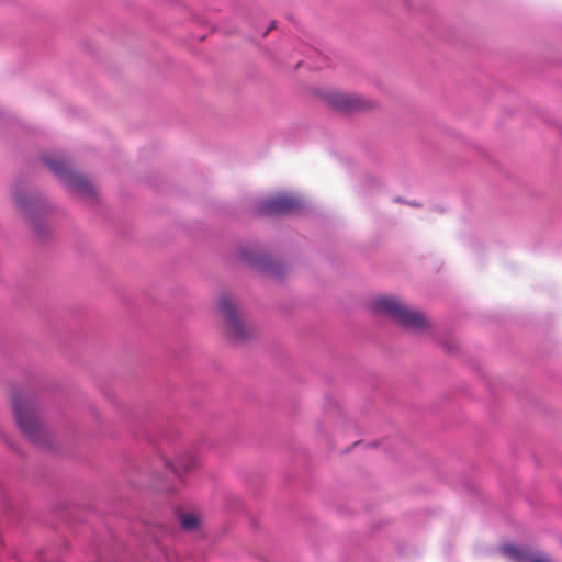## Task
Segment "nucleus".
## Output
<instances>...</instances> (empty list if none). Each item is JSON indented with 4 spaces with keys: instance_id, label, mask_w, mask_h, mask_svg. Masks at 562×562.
<instances>
[{
    "instance_id": "5",
    "label": "nucleus",
    "mask_w": 562,
    "mask_h": 562,
    "mask_svg": "<svg viewBox=\"0 0 562 562\" xmlns=\"http://www.w3.org/2000/svg\"><path fill=\"white\" fill-rule=\"evenodd\" d=\"M327 102L337 111L356 112L367 111L374 106V102L358 94H347L336 90L326 92Z\"/></svg>"
},
{
    "instance_id": "7",
    "label": "nucleus",
    "mask_w": 562,
    "mask_h": 562,
    "mask_svg": "<svg viewBox=\"0 0 562 562\" xmlns=\"http://www.w3.org/2000/svg\"><path fill=\"white\" fill-rule=\"evenodd\" d=\"M501 551L513 562H553L549 555L530 547L504 544Z\"/></svg>"
},
{
    "instance_id": "8",
    "label": "nucleus",
    "mask_w": 562,
    "mask_h": 562,
    "mask_svg": "<svg viewBox=\"0 0 562 562\" xmlns=\"http://www.w3.org/2000/svg\"><path fill=\"white\" fill-rule=\"evenodd\" d=\"M501 551L513 562H553L549 555L530 547L504 544Z\"/></svg>"
},
{
    "instance_id": "1",
    "label": "nucleus",
    "mask_w": 562,
    "mask_h": 562,
    "mask_svg": "<svg viewBox=\"0 0 562 562\" xmlns=\"http://www.w3.org/2000/svg\"><path fill=\"white\" fill-rule=\"evenodd\" d=\"M371 307L374 312L390 316L401 326L412 331L423 333L431 327V323L425 314L407 307L396 297L379 296L372 301Z\"/></svg>"
},
{
    "instance_id": "6",
    "label": "nucleus",
    "mask_w": 562,
    "mask_h": 562,
    "mask_svg": "<svg viewBox=\"0 0 562 562\" xmlns=\"http://www.w3.org/2000/svg\"><path fill=\"white\" fill-rule=\"evenodd\" d=\"M300 206V201L290 194H278L262 201L259 211L265 215H279L295 211Z\"/></svg>"
},
{
    "instance_id": "2",
    "label": "nucleus",
    "mask_w": 562,
    "mask_h": 562,
    "mask_svg": "<svg viewBox=\"0 0 562 562\" xmlns=\"http://www.w3.org/2000/svg\"><path fill=\"white\" fill-rule=\"evenodd\" d=\"M12 405L21 431L34 443H41L45 435V429L38 419L37 411L32 398L24 395H15Z\"/></svg>"
},
{
    "instance_id": "11",
    "label": "nucleus",
    "mask_w": 562,
    "mask_h": 562,
    "mask_svg": "<svg viewBox=\"0 0 562 562\" xmlns=\"http://www.w3.org/2000/svg\"><path fill=\"white\" fill-rule=\"evenodd\" d=\"M180 524L184 530H192L198 526V517L194 514H184L180 517Z\"/></svg>"
},
{
    "instance_id": "9",
    "label": "nucleus",
    "mask_w": 562,
    "mask_h": 562,
    "mask_svg": "<svg viewBox=\"0 0 562 562\" xmlns=\"http://www.w3.org/2000/svg\"><path fill=\"white\" fill-rule=\"evenodd\" d=\"M166 468L177 475L190 472L199 464V459L190 451H186L176 457L175 461L169 459L164 460Z\"/></svg>"
},
{
    "instance_id": "4",
    "label": "nucleus",
    "mask_w": 562,
    "mask_h": 562,
    "mask_svg": "<svg viewBox=\"0 0 562 562\" xmlns=\"http://www.w3.org/2000/svg\"><path fill=\"white\" fill-rule=\"evenodd\" d=\"M44 162L55 172L65 186L74 193L93 199L95 191L91 182L83 176L70 170L68 164L57 157H46Z\"/></svg>"
},
{
    "instance_id": "3",
    "label": "nucleus",
    "mask_w": 562,
    "mask_h": 562,
    "mask_svg": "<svg viewBox=\"0 0 562 562\" xmlns=\"http://www.w3.org/2000/svg\"><path fill=\"white\" fill-rule=\"evenodd\" d=\"M218 310L224 318V335L234 341H243L251 336L252 327L243 318L239 310L228 294L221 295Z\"/></svg>"
},
{
    "instance_id": "10",
    "label": "nucleus",
    "mask_w": 562,
    "mask_h": 562,
    "mask_svg": "<svg viewBox=\"0 0 562 562\" xmlns=\"http://www.w3.org/2000/svg\"><path fill=\"white\" fill-rule=\"evenodd\" d=\"M13 199L20 212L27 218V221L33 223V214L37 213L41 209L40 202L20 192L14 193Z\"/></svg>"
}]
</instances>
